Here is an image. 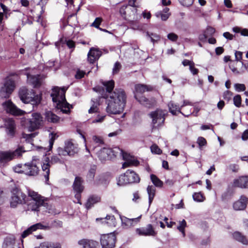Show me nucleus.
<instances>
[{
  "label": "nucleus",
  "mask_w": 248,
  "mask_h": 248,
  "mask_svg": "<svg viewBox=\"0 0 248 248\" xmlns=\"http://www.w3.org/2000/svg\"><path fill=\"white\" fill-rule=\"evenodd\" d=\"M92 106H91L90 108L88 110V112L91 114L93 113H96L98 111V110H99L98 106L99 105V103L97 100L96 101H94L92 100Z\"/></svg>",
  "instance_id": "ea45409f"
},
{
  "label": "nucleus",
  "mask_w": 248,
  "mask_h": 248,
  "mask_svg": "<svg viewBox=\"0 0 248 248\" xmlns=\"http://www.w3.org/2000/svg\"><path fill=\"white\" fill-rule=\"evenodd\" d=\"M153 90V87L150 85L138 84L135 86L134 96L138 97L139 95H141L146 92L150 91Z\"/></svg>",
  "instance_id": "5701e85b"
},
{
  "label": "nucleus",
  "mask_w": 248,
  "mask_h": 248,
  "mask_svg": "<svg viewBox=\"0 0 248 248\" xmlns=\"http://www.w3.org/2000/svg\"><path fill=\"white\" fill-rule=\"evenodd\" d=\"M4 109L9 113L13 115H21L24 111L17 108L16 106L10 100L6 101L2 103Z\"/></svg>",
  "instance_id": "4468645a"
},
{
  "label": "nucleus",
  "mask_w": 248,
  "mask_h": 248,
  "mask_svg": "<svg viewBox=\"0 0 248 248\" xmlns=\"http://www.w3.org/2000/svg\"><path fill=\"white\" fill-rule=\"evenodd\" d=\"M234 88L237 92L244 91L246 89V87L244 84L236 83L234 85Z\"/></svg>",
  "instance_id": "4d7b16f0"
},
{
  "label": "nucleus",
  "mask_w": 248,
  "mask_h": 248,
  "mask_svg": "<svg viewBox=\"0 0 248 248\" xmlns=\"http://www.w3.org/2000/svg\"><path fill=\"white\" fill-rule=\"evenodd\" d=\"M151 180L153 184L156 187H161L163 186V183L156 175L151 174L150 175Z\"/></svg>",
  "instance_id": "4c0bfd02"
},
{
  "label": "nucleus",
  "mask_w": 248,
  "mask_h": 248,
  "mask_svg": "<svg viewBox=\"0 0 248 248\" xmlns=\"http://www.w3.org/2000/svg\"><path fill=\"white\" fill-rule=\"evenodd\" d=\"M197 143L198 144L200 148H201L202 146H205L207 144L206 140L202 137L198 138Z\"/></svg>",
  "instance_id": "6e6d98bb"
},
{
  "label": "nucleus",
  "mask_w": 248,
  "mask_h": 248,
  "mask_svg": "<svg viewBox=\"0 0 248 248\" xmlns=\"http://www.w3.org/2000/svg\"><path fill=\"white\" fill-rule=\"evenodd\" d=\"M168 38L171 41H176L178 39V36L174 33H170L168 34Z\"/></svg>",
  "instance_id": "0e129e2a"
},
{
  "label": "nucleus",
  "mask_w": 248,
  "mask_h": 248,
  "mask_svg": "<svg viewBox=\"0 0 248 248\" xmlns=\"http://www.w3.org/2000/svg\"><path fill=\"white\" fill-rule=\"evenodd\" d=\"M101 51L98 48L92 47L88 53V60L90 63H93L101 55Z\"/></svg>",
  "instance_id": "b1692460"
},
{
  "label": "nucleus",
  "mask_w": 248,
  "mask_h": 248,
  "mask_svg": "<svg viewBox=\"0 0 248 248\" xmlns=\"http://www.w3.org/2000/svg\"><path fill=\"white\" fill-rule=\"evenodd\" d=\"M66 89L60 88L58 87L52 89L51 96L53 102L55 103L56 108L64 113L70 111V105L66 102L65 97Z\"/></svg>",
  "instance_id": "20e7f679"
},
{
  "label": "nucleus",
  "mask_w": 248,
  "mask_h": 248,
  "mask_svg": "<svg viewBox=\"0 0 248 248\" xmlns=\"http://www.w3.org/2000/svg\"><path fill=\"white\" fill-rule=\"evenodd\" d=\"M96 167L93 166L89 170L87 174V177L88 180H92L93 179L96 172Z\"/></svg>",
  "instance_id": "a18cd8bd"
},
{
  "label": "nucleus",
  "mask_w": 248,
  "mask_h": 248,
  "mask_svg": "<svg viewBox=\"0 0 248 248\" xmlns=\"http://www.w3.org/2000/svg\"><path fill=\"white\" fill-rule=\"evenodd\" d=\"M103 222L107 224L108 226H111L115 223V217L114 216L108 215L107 216L106 218L104 219Z\"/></svg>",
  "instance_id": "c03bdc74"
},
{
  "label": "nucleus",
  "mask_w": 248,
  "mask_h": 248,
  "mask_svg": "<svg viewBox=\"0 0 248 248\" xmlns=\"http://www.w3.org/2000/svg\"><path fill=\"white\" fill-rule=\"evenodd\" d=\"M242 68L240 70H238L233 65L232 63L230 64V68H231L232 72L236 74H243L245 70H247L248 62L244 63L243 62H241Z\"/></svg>",
  "instance_id": "2f4dec72"
},
{
  "label": "nucleus",
  "mask_w": 248,
  "mask_h": 248,
  "mask_svg": "<svg viewBox=\"0 0 248 248\" xmlns=\"http://www.w3.org/2000/svg\"><path fill=\"white\" fill-rule=\"evenodd\" d=\"M45 116V119L48 122L56 123L60 121V117L51 111H46Z\"/></svg>",
  "instance_id": "c85d7f7f"
},
{
  "label": "nucleus",
  "mask_w": 248,
  "mask_h": 248,
  "mask_svg": "<svg viewBox=\"0 0 248 248\" xmlns=\"http://www.w3.org/2000/svg\"><path fill=\"white\" fill-rule=\"evenodd\" d=\"M93 140L97 146L102 145L104 144V140L101 137L93 136Z\"/></svg>",
  "instance_id": "49530a36"
},
{
  "label": "nucleus",
  "mask_w": 248,
  "mask_h": 248,
  "mask_svg": "<svg viewBox=\"0 0 248 248\" xmlns=\"http://www.w3.org/2000/svg\"><path fill=\"white\" fill-rule=\"evenodd\" d=\"M189 70L193 75H197L199 72V70L195 67V63L192 62L189 66Z\"/></svg>",
  "instance_id": "052dcab7"
},
{
  "label": "nucleus",
  "mask_w": 248,
  "mask_h": 248,
  "mask_svg": "<svg viewBox=\"0 0 248 248\" xmlns=\"http://www.w3.org/2000/svg\"><path fill=\"white\" fill-rule=\"evenodd\" d=\"M235 61H239L241 62H243L242 61V56H243V52L239 51H236L235 52Z\"/></svg>",
  "instance_id": "13d9d810"
},
{
  "label": "nucleus",
  "mask_w": 248,
  "mask_h": 248,
  "mask_svg": "<svg viewBox=\"0 0 248 248\" xmlns=\"http://www.w3.org/2000/svg\"><path fill=\"white\" fill-rule=\"evenodd\" d=\"M5 126L7 129V133L10 136H13L15 133V124L12 119H8L5 120Z\"/></svg>",
  "instance_id": "cd10ccee"
},
{
  "label": "nucleus",
  "mask_w": 248,
  "mask_h": 248,
  "mask_svg": "<svg viewBox=\"0 0 248 248\" xmlns=\"http://www.w3.org/2000/svg\"><path fill=\"white\" fill-rule=\"evenodd\" d=\"M232 31L235 33L240 32L241 35L248 36V29H242L239 27H235L232 28Z\"/></svg>",
  "instance_id": "a19ab883"
},
{
  "label": "nucleus",
  "mask_w": 248,
  "mask_h": 248,
  "mask_svg": "<svg viewBox=\"0 0 248 248\" xmlns=\"http://www.w3.org/2000/svg\"><path fill=\"white\" fill-rule=\"evenodd\" d=\"M136 100H137L141 104L144 105L147 104V102H149V100L144 96H141V95H139L138 97H135Z\"/></svg>",
  "instance_id": "603ef678"
},
{
  "label": "nucleus",
  "mask_w": 248,
  "mask_h": 248,
  "mask_svg": "<svg viewBox=\"0 0 248 248\" xmlns=\"http://www.w3.org/2000/svg\"><path fill=\"white\" fill-rule=\"evenodd\" d=\"M141 216L138 217L129 218L124 216H120L122 226L124 229H129L136 225L140 221Z\"/></svg>",
  "instance_id": "a211bd4d"
},
{
  "label": "nucleus",
  "mask_w": 248,
  "mask_h": 248,
  "mask_svg": "<svg viewBox=\"0 0 248 248\" xmlns=\"http://www.w3.org/2000/svg\"><path fill=\"white\" fill-rule=\"evenodd\" d=\"M78 244V248H97L98 243L94 240L87 239L79 240Z\"/></svg>",
  "instance_id": "4be33fe9"
},
{
  "label": "nucleus",
  "mask_w": 248,
  "mask_h": 248,
  "mask_svg": "<svg viewBox=\"0 0 248 248\" xmlns=\"http://www.w3.org/2000/svg\"><path fill=\"white\" fill-rule=\"evenodd\" d=\"M85 74V72L84 71L78 69L75 75V78L77 79H80L84 77Z\"/></svg>",
  "instance_id": "bf43d9fd"
},
{
  "label": "nucleus",
  "mask_w": 248,
  "mask_h": 248,
  "mask_svg": "<svg viewBox=\"0 0 248 248\" xmlns=\"http://www.w3.org/2000/svg\"><path fill=\"white\" fill-rule=\"evenodd\" d=\"M39 164V160L33 159L30 163L24 164L23 170L24 174L29 176H35L38 174L39 170L37 165Z\"/></svg>",
  "instance_id": "ddd939ff"
},
{
  "label": "nucleus",
  "mask_w": 248,
  "mask_h": 248,
  "mask_svg": "<svg viewBox=\"0 0 248 248\" xmlns=\"http://www.w3.org/2000/svg\"><path fill=\"white\" fill-rule=\"evenodd\" d=\"M193 199L194 201L197 202H202L205 200V197L201 192H195L193 194Z\"/></svg>",
  "instance_id": "79ce46f5"
},
{
  "label": "nucleus",
  "mask_w": 248,
  "mask_h": 248,
  "mask_svg": "<svg viewBox=\"0 0 248 248\" xmlns=\"http://www.w3.org/2000/svg\"><path fill=\"white\" fill-rule=\"evenodd\" d=\"M27 194L29 200L27 198V205L29 210L32 211H40V208L43 207L44 208V211L48 213H52V206L49 203L47 198H45L38 192L31 189H28Z\"/></svg>",
  "instance_id": "f03ea898"
},
{
  "label": "nucleus",
  "mask_w": 248,
  "mask_h": 248,
  "mask_svg": "<svg viewBox=\"0 0 248 248\" xmlns=\"http://www.w3.org/2000/svg\"><path fill=\"white\" fill-rule=\"evenodd\" d=\"M20 204H27V196L20 189L16 188L12 191L10 206L14 208Z\"/></svg>",
  "instance_id": "0eeeda50"
},
{
  "label": "nucleus",
  "mask_w": 248,
  "mask_h": 248,
  "mask_svg": "<svg viewBox=\"0 0 248 248\" xmlns=\"http://www.w3.org/2000/svg\"><path fill=\"white\" fill-rule=\"evenodd\" d=\"M49 159L48 157H46L42 164V169L46 181H48L49 179Z\"/></svg>",
  "instance_id": "bb28decb"
},
{
  "label": "nucleus",
  "mask_w": 248,
  "mask_h": 248,
  "mask_svg": "<svg viewBox=\"0 0 248 248\" xmlns=\"http://www.w3.org/2000/svg\"><path fill=\"white\" fill-rule=\"evenodd\" d=\"M24 166V164H18L14 168V170L17 173H24L25 170H23Z\"/></svg>",
  "instance_id": "5fc2aeb1"
},
{
  "label": "nucleus",
  "mask_w": 248,
  "mask_h": 248,
  "mask_svg": "<svg viewBox=\"0 0 248 248\" xmlns=\"http://www.w3.org/2000/svg\"><path fill=\"white\" fill-rule=\"evenodd\" d=\"M48 228V225L47 224L44 225L41 223H36L25 230L22 234V237L25 238L37 230H46Z\"/></svg>",
  "instance_id": "aec40b11"
},
{
  "label": "nucleus",
  "mask_w": 248,
  "mask_h": 248,
  "mask_svg": "<svg viewBox=\"0 0 248 248\" xmlns=\"http://www.w3.org/2000/svg\"><path fill=\"white\" fill-rule=\"evenodd\" d=\"M122 154L123 158L125 162L123 163L122 168L124 169L130 166H137L139 164L138 161L135 160L133 157L127 153H123L119 148L110 149L103 148L96 153L99 159L103 161L111 159L117 155L118 153Z\"/></svg>",
  "instance_id": "7ed1b4c3"
},
{
  "label": "nucleus",
  "mask_w": 248,
  "mask_h": 248,
  "mask_svg": "<svg viewBox=\"0 0 248 248\" xmlns=\"http://www.w3.org/2000/svg\"><path fill=\"white\" fill-rule=\"evenodd\" d=\"M101 200L100 197L97 196H93L90 197L86 204L87 208H91L94 204L99 202Z\"/></svg>",
  "instance_id": "72a5a7b5"
},
{
  "label": "nucleus",
  "mask_w": 248,
  "mask_h": 248,
  "mask_svg": "<svg viewBox=\"0 0 248 248\" xmlns=\"http://www.w3.org/2000/svg\"><path fill=\"white\" fill-rule=\"evenodd\" d=\"M78 151V145L71 141H68L65 142L64 149L62 148H59L58 149V155L60 156L73 155L77 154Z\"/></svg>",
  "instance_id": "f8f14e48"
},
{
  "label": "nucleus",
  "mask_w": 248,
  "mask_h": 248,
  "mask_svg": "<svg viewBox=\"0 0 248 248\" xmlns=\"http://www.w3.org/2000/svg\"><path fill=\"white\" fill-rule=\"evenodd\" d=\"M105 117V115H98L97 117L92 121V123H101L104 121Z\"/></svg>",
  "instance_id": "8fccbe9b"
},
{
  "label": "nucleus",
  "mask_w": 248,
  "mask_h": 248,
  "mask_svg": "<svg viewBox=\"0 0 248 248\" xmlns=\"http://www.w3.org/2000/svg\"><path fill=\"white\" fill-rule=\"evenodd\" d=\"M45 77L43 75H31L27 74V81L34 87H38L42 85Z\"/></svg>",
  "instance_id": "6ab92c4d"
},
{
  "label": "nucleus",
  "mask_w": 248,
  "mask_h": 248,
  "mask_svg": "<svg viewBox=\"0 0 248 248\" xmlns=\"http://www.w3.org/2000/svg\"><path fill=\"white\" fill-rule=\"evenodd\" d=\"M49 148H51L53 145L54 141L58 137V136L56 133L54 132H52L49 134Z\"/></svg>",
  "instance_id": "de8ad7c7"
},
{
  "label": "nucleus",
  "mask_w": 248,
  "mask_h": 248,
  "mask_svg": "<svg viewBox=\"0 0 248 248\" xmlns=\"http://www.w3.org/2000/svg\"><path fill=\"white\" fill-rule=\"evenodd\" d=\"M129 10H130L131 11H133V12H136L137 11V9L135 8H131L128 6L124 5L121 7L119 12L124 18H126V13L128 12Z\"/></svg>",
  "instance_id": "f704fd0d"
},
{
  "label": "nucleus",
  "mask_w": 248,
  "mask_h": 248,
  "mask_svg": "<svg viewBox=\"0 0 248 248\" xmlns=\"http://www.w3.org/2000/svg\"><path fill=\"white\" fill-rule=\"evenodd\" d=\"M248 203V199L246 197L242 196L239 200L233 203V208L235 210H242L246 208Z\"/></svg>",
  "instance_id": "393cba45"
},
{
  "label": "nucleus",
  "mask_w": 248,
  "mask_h": 248,
  "mask_svg": "<svg viewBox=\"0 0 248 248\" xmlns=\"http://www.w3.org/2000/svg\"><path fill=\"white\" fill-rule=\"evenodd\" d=\"M35 248H61V246L59 243H45Z\"/></svg>",
  "instance_id": "58836bf2"
},
{
  "label": "nucleus",
  "mask_w": 248,
  "mask_h": 248,
  "mask_svg": "<svg viewBox=\"0 0 248 248\" xmlns=\"http://www.w3.org/2000/svg\"><path fill=\"white\" fill-rule=\"evenodd\" d=\"M82 180L79 177H76L73 184V188L77 192L80 193L83 189Z\"/></svg>",
  "instance_id": "7c9ffc66"
},
{
  "label": "nucleus",
  "mask_w": 248,
  "mask_h": 248,
  "mask_svg": "<svg viewBox=\"0 0 248 248\" xmlns=\"http://www.w3.org/2000/svg\"><path fill=\"white\" fill-rule=\"evenodd\" d=\"M164 112L159 109L152 112L149 115L152 119V124L154 127H157L162 124L164 121Z\"/></svg>",
  "instance_id": "2eb2a0df"
},
{
  "label": "nucleus",
  "mask_w": 248,
  "mask_h": 248,
  "mask_svg": "<svg viewBox=\"0 0 248 248\" xmlns=\"http://www.w3.org/2000/svg\"><path fill=\"white\" fill-rule=\"evenodd\" d=\"M233 103L234 105L239 108L241 105V97L240 95H236L233 97Z\"/></svg>",
  "instance_id": "3c124183"
},
{
  "label": "nucleus",
  "mask_w": 248,
  "mask_h": 248,
  "mask_svg": "<svg viewBox=\"0 0 248 248\" xmlns=\"http://www.w3.org/2000/svg\"><path fill=\"white\" fill-rule=\"evenodd\" d=\"M48 228V225L47 224L44 225L41 223H36L25 230L22 234V237L25 238L37 230H46Z\"/></svg>",
  "instance_id": "412c9836"
},
{
  "label": "nucleus",
  "mask_w": 248,
  "mask_h": 248,
  "mask_svg": "<svg viewBox=\"0 0 248 248\" xmlns=\"http://www.w3.org/2000/svg\"><path fill=\"white\" fill-rule=\"evenodd\" d=\"M15 238L13 236L6 237L3 245V248H15Z\"/></svg>",
  "instance_id": "c756f323"
},
{
  "label": "nucleus",
  "mask_w": 248,
  "mask_h": 248,
  "mask_svg": "<svg viewBox=\"0 0 248 248\" xmlns=\"http://www.w3.org/2000/svg\"><path fill=\"white\" fill-rule=\"evenodd\" d=\"M42 121V117L41 115L37 113L32 114V118L30 119H25L24 125L25 129L29 131H32L37 129L41 125Z\"/></svg>",
  "instance_id": "6e6552de"
},
{
  "label": "nucleus",
  "mask_w": 248,
  "mask_h": 248,
  "mask_svg": "<svg viewBox=\"0 0 248 248\" xmlns=\"http://www.w3.org/2000/svg\"><path fill=\"white\" fill-rule=\"evenodd\" d=\"M156 103V100L155 99H152L151 100H149V102H147V104L144 105L146 107L150 108L152 106L155 105Z\"/></svg>",
  "instance_id": "774afa93"
},
{
  "label": "nucleus",
  "mask_w": 248,
  "mask_h": 248,
  "mask_svg": "<svg viewBox=\"0 0 248 248\" xmlns=\"http://www.w3.org/2000/svg\"><path fill=\"white\" fill-rule=\"evenodd\" d=\"M136 100H137L141 104L144 105L147 104V102H149V100L144 96H141V95H139L138 97H135Z\"/></svg>",
  "instance_id": "864d4df0"
},
{
  "label": "nucleus",
  "mask_w": 248,
  "mask_h": 248,
  "mask_svg": "<svg viewBox=\"0 0 248 248\" xmlns=\"http://www.w3.org/2000/svg\"><path fill=\"white\" fill-rule=\"evenodd\" d=\"M150 148L152 153L153 154L160 155L162 153V150L155 144H153Z\"/></svg>",
  "instance_id": "09e8293b"
},
{
  "label": "nucleus",
  "mask_w": 248,
  "mask_h": 248,
  "mask_svg": "<svg viewBox=\"0 0 248 248\" xmlns=\"http://www.w3.org/2000/svg\"><path fill=\"white\" fill-rule=\"evenodd\" d=\"M137 234L144 236H155L156 232L155 231L151 224H148L145 228H137L135 230Z\"/></svg>",
  "instance_id": "f3484780"
},
{
  "label": "nucleus",
  "mask_w": 248,
  "mask_h": 248,
  "mask_svg": "<svg viewBox=\"0 0 248 248\" xmlns=\"http://www.w3.org/2000/svg\"><path fill=\"white\" fill-rule=\"evenodd\" d=\"M147 191L149 197V203L150 205L155 195V188L153 186H149L147 188Z\"/></svg>",
  "instance_id": "e433bc0d"
},
{
  "label": "nucleus",
  "mask_w": 248,
  "mask_h": 248,
  "mask_svg": "<svg viewBox=\"0 0 248 248\" xmlns=\"http://www.w3.org/2000/svg\"><path fill=\"white\" fill-rule=\"evenodd\" d=\"M116 236L114 232L104 234L100 236L102 248H114L115 246Z\"/></svg>",
  "instance_id": "9b49d317"
},
{
  "label": "nucleus",
  "mask_w": 248,
  "mask_h": 248,
  "mask_svg": "<svg viewBox=\"0 0 248 248\" xmlns=\"http://www.w3.org/2000/svg\"><path fill=\"white\" fill-rule=\"evenodd\" d=\"M18 95L22 102L31 103L33 105L39 104L42 99L41 94H35L32 90H29L26 87L20 88Z\"/></svg>",
  "instance_id": "39448f33"
},
{
  "label": "nucleus",
  "mask_w": 248,
  "mask_h": 248,
  "mask_svg": "<svg viewBox=\"0 0 248 248\" xmlns=\"http://www.w3.org/2000/svg\"><path fill=\"white\" fill-rule=\"evenodd\" d=\"M147 35L150 37L152 42H154L155 40H157L159 39L158 35L154 33L150 34L149 32H147Z\"/></svg>",
  "instance_id": "338daca9"
},
{
  "label": "nucleus",
  "mask_w": 248,
  "mask_h": 248,
  "mask_svg": "<svg viewBox=\"0 0 248 248\" xmlns=\"http://www.w3.org/2000/svg\"><path fill=\"white\" fill-rule=\"evenodd\" d=\"M235 186L241 188L248 187V176H241L235 179L233 182Z\"/></svg>",
  "instance_id": "a878e982"
},
{
  "label": "nucleus",
  "mask_w": 248,
  "mask_h": 248,
  "mask_svg": "<svg viewBox=\"0 0 248 248\" xmlns=\"http://www.w3.org/2000/svg\"><path fill=\"white\" fill-rule=\"evenodd\" d=\"M232 95V93H231L229 91H226L224 92V93H223V96L224 99L227 100H230L231 98Z\"/></svg>",
  "instance_id": "680f3d73"
},
{
  "label": "nucleus",
  "mask_w": 248,
  "mask_h": 248,
  "mask_svg": "<svg viewBox=\"0 0 248 248\" xmlns=\"http://www.w3.org/2000/svg\"><path fill=\"white\" fill-rule=\"evenodd\" d=\"M186 106H189L191 107L192 104L190 101L186 100H184L183 103L181 107L172 101L170 102L168 104L169 111L172 115H177L178 113H180L185 116H188L191 114V108L188 111H185V110H183L184 112L181 111V109Z\"/></svg>",
  "instance_id": "1a4fd4ad"
},
{
  "label": "nucleus",
  "mask_w": 248,
  "mask_h": 248,
  "mask_svg": "<svg viewBox=\"0 0 248 248\" xmlns=\"http://www.w3.org/2000/svg\"><path fill=\"white\" fill-rule=\"evenodd\" d=\"M169 11V8L166 7L163 9L162 12H157L155 14V16L157 17H161L162 20L165 21L169 17L170 15Z\"/></svg>",
  "instance_id": "473e14b6"
},
{
  "label": "nucleus",
  "mask_w": 248,
  "mask_h": 248,
  "mask_svg": "<svg viewBox=\"0 0 248 248\" xmlns=\"http://www.w3.org/2000/svg\"><path fill=\"white\" fill-rule=\"evenodd\" d=\"M16 88V83L14 80L11 78L7 77L5 78L3 86L1 87L0 92L1 95L7 98L10 96Z\"/></svg>",
  "instance_id": "9d476101"
},
{
  "label": "nucleus",
  "mask_w": 248,
  "mask_h": 248,
  "mask_svg": "<svg viewBox=\"0 0 248 248\" xmlns=\"http://www.w3.org/2000/svg\"><path fill=\"white\" fill-rule=\"evenodd\" d=\"M121 67V65L120 63L118 62H116L114 66V67L113 68V73L116 74L118 72L119 70L120 69Z\"/></svg>",
  "instance_id": "69168bd1"
},
{
  "label": "nucleus",
  "mask_w": 248,
  "mask_h": 248,
  "mask_svg": "<svg viewBox=\"0 0 248 248\" xmlns=\"http://www.w3.org/2000/svg\"><path fill=\"white\" fill-rule=\"evenodd\" d=\"M109 95L107 98V107L106 111L109 114H117L122 113L126 104V96L123 89H115L111 92L114 87V81L110 80L103 82Z\"/></svg>",
  "instance_id": "f257e3e1"
},
{
  "label": "nucleus",
  "mask_w": 248,
  "mask_h": 248,
  "mask_svg": "<svg viewBox=\"0 0 248 248\" xmlns=\"http://www.w3.org/2000/svg\"><path fill=\"white\" fill-rule=\"evenodd\" d=\"M233 238L237 241L242 243L244 245H247L248 241L246 239V237L242 235L239 232H235L233 234Z\"/></svg>",
  "instance_id": "c9c22d12"
},
{
  "label": "nucleus",
  "mask_w": 248,
  "mask_h": 248,
  "mask_svg": "<svg viewBox=\"0 0 248 248\" xmlns=\"http://www.w3.org/2000/svg\"><path fill=\"white\" fill-rule=\"evenodd\" d=\"M186 226V222L185 219L179 221V225L177 226V229L182 232L183 236H185V229Z\"/></svg>",
  "instance_id": "37998d69"
},
{
  "label": "nucleus",
  "mask_w": 248,
  "mask_h": 248,
  "mask_svg": "<svg viewBox=\"0 0 248 248\" xmlns=\"http://www.w3.org/2000/svg\"><path fill=\"white\" fill-rule=\"evenodd\" d=\"M140 181V177L137 174L131 170H128L117 178V184L119 186H123L129 184L139 183Z\"/></svg>",
  "instance_id": "423d86ee"
},
{
  "label": "nucleus",
  "mask_w": 248,
  "mask_h": 248,
  "mask_svg": "<svg viewBox=\"0 0 248 248\" xmlns=\"http://www.w3.org/2000/svg\"><path fill=\"white\" fill-rule=\"evenodd\" d=\"M102 22V19L100 17H97L95 18L94 22L92 23V26L96 28H99V26Z\"/></svg>",
  "instance_id": "e2e57ef3"
},
{
  "label": "nucleus",
  "mask_w": 248,
  "mask_h": 248,
  "mask_svg": "<svg viewBox=\"0 0 248 248\" xmlns=\"http://www.w3.org/2000/svg\"><path fill=\"white\" fill-rule=\"evenodd\" d=\"M22 150L19 148L14 152H0V162H5L10 161L15 157L19 156L21 155Z\"/></svg>",
  "instance_id": "dca6fc26"
}]
</instances>
